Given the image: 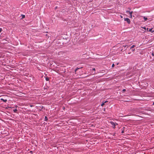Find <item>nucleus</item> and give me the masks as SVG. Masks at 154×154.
<instances>
[{
    "mask_svg": "<svg viewBox=\"0 0 154 154\" xmlns=\"http://www.w3.org/2000/svg\"><path fill=\"white\" fill-rule=\"evenodd\" d=\"M125 21H126L129 24L130 23L131 21L128 18H125L124 19Z\"/></svg>",
    "mask_w": 154,
    "mask_h": 154,
    "instance_id": "f257e3e1",
    "label": "nucleus"
},
{
    "mask_svg": "<svg viewBox=\"0 0 154 154\" xmlns=\"http://www.w3.org/2000/svg\"><path fill=\"white\" fill-rule=\"evenodd\" d=\"M110 123L113 126V128H115L116 125H117V124H116L112 122H111Z\"/></svg>",
    "mask_w": 154,
    "mask_h": 154,
    "instance_id": "f03ea898",
    "label": "nucleus"
},
{
    "mask_svg": "<svg viewBox=\"0 0 154 154\" xmlns=\"http://www.w3.org/2000/svg\"><path fill=\"white\" fill-rule=\"evenodd\" d=\"M133 13V12L132 11H131V12H129V14H130V16L129 17L130 18H132V14Z\"/></svg>",
    "mask_w": 154,
    "mask_h": 154,
    "instance_id": "7ed1b4c3",
    "label": "nucleus"
},
{
    "mask_svg": "<svg viewBox=\"0 0 154 154\" xmlns=\"http://www.w3.org/2000/svg\"><path fill=\"white\" fill-rule=\"evenodd\" d=\"M108 102V101H104V102H103V103H102L101 104V106H103L105 104V103Z\"/></svg>",
    "mask_w": 154,
    "mask_h": 154,
    "instance_id": "20e7f679",
    "label": "nucleus"
},
{
    "mask_svg": "<svg viewBox=\"0 0 154 154\" xmlns=\"http://www.w3.org/2000/svg\"><path fill=\"white\" fill-rule=\"evenodd\" d=\"M1 100L3 101V102H7V100H6V99H5H5H2V98H1Z\"/></svg>",
    "mask_w": 154,
    "mask_h": 154,
    "instance_id": "39448f33",
    "label": "nucleus"
},
{
    "mask_svg": "<svg viewBox=\"0 0 154 154\" xmlns=\"http://www.w3.org/2000/svg\"><path fill=\"white\" fill-rule=\"evenodd\" d=\"M80 68H75V73H76V71L79 69Z\"/></svg>",
    "mask_w": 154,
    "mask_h": 154,
    "instance_id": "423d86ee",
    "label": "nucleus"
},
{
    "mask_svg": "<svg viewBox=\"0 0 154 154\" xmlns=\"http://www.w3.org/2000/svg\"><path fill=\"white\" fill-rule=\"evenodd\" d=\"M48 120V117L46 116H45V121H47V120Z\"/></svg>",
    "mask_w": 154,
    "mask_h": 154,
    "instance_id": "0eeeda50",
    "label": "nucleus"
},
{
    "mask_svg": "<svg viewBox=\"0 0 154 154\" xmlns=\"http://www.w3.org/2000/svg\"><path fill=\"white\" fill-rule=\"evenodd\" d=\"M13 111L14 112H17V109H13Z\"/></svg>",
    "mask_w": 154,
    "mask_h": 154,
    "instance_id": "6e6552de",
    "label": "nucleus"
},
{
    "mask_svg": "<svg viewBox=\"0 0 154 154\" xmlns=\"http://www.w3.org/2000/svg\"><path fill=\"white\" fill-rule=\"evenodd\" d=\"M143 18L145 20V21H146L147 20V18L145 17H143Z\"/></svg>",
    "mask_w": 154,
    "mask_h": 154,
    "instance_id": "1a4fd4ad",
    "label": "nucleus"
},
{
    "mask_svg": "<svg viewBox=\"0 0 154 154\" xmlns=\"http://www.w3.org/2000/svg\"><path fill=\"white\" fill-rule=\"evenodd\" d=\"M21 16L22 17V18H21L22 19H23L25 17V15H24L22 14Z\"/></svg>",
    "mask_w": 154,
    "mask_h": 154,
    "instance_id": "9d476101",
    "label": "nucleus"
},
{
    "mask_svg": "<svg viewBox=\"0 0 154 154\" xmlns=\"http://www.w3.org/2000/svg\"><path fill=\"white\" fill-rule=\"evenodd\" d=\"M126 91V89H123L122 90V93H124Z\"/></svg>",
    "mask_w": 154,
    "mask_h": 154,
    "instance_id": "9b49d317",
    "label": "nucleus"
},
{
    "mask_svg": "<svg viewBox=\"0 0 154 154\" xmlns=\"http://www.w3.org/2000/svg\"><path fill=\"white\" fill-rule=\"evenodd\" d=\"M135 46L134 45H132L131 46L130 49H132V48H133Z\"/></svg>",
    "mask_w": 154,
    "mask_h": 154,
    "instance_id": "f8f14e48",
    "label": "nucleus"
},
{
    "mask_svg": "<svg viewBox=\"0 0 154 154\" xmlns=\"http://www.w3.org/2000/svg\"><path fill=\"white\" fill-rule=\"evenodd\" d=\"M114 66H115L114 64V63H113L112 64V67H113Z\"/></svg>",
    "mask_w": 154,
    "mask_h": 154,
    "instance_id": "ddd939ff",
    "label": "nucleus"
},
{
    "mask_svg": "<svg viewBox=\"0 0 154 154\" xmlns=\"http://www.w3.org/2000/svg\"><path fill=\"white\" fill-rule=\"evenodd\" d=\"M48 79H48V78H46V81H48Z\"/></svg>",
    "mask_w": 154,
    "mask_h": 154,
    "instance_id": "4468645a",
    "label": "nucleus"
},
{
    "mask_svg": "<svg viewBox=\"0 0 154 154\" xmlns=\"http://www.w3.org/2000/svg\"><path fill=\"white\" fill-rule=\"evenodd\" d=\"M124 133V130H122V133Z\"/></svg>",
    "mask_w": 154,
    "mask_h": 154,
    "instance_id": "2eb2a0df",
    "label": "nucleus"
},
{
    "mask_svg": "<svg viewBox=\"0 0 154 154\" xmlns=\"http://www.w3.org/2000/svg\"><path fill=\"white\" fill-rule=\"evenodd\" d=\"M30 107H33V105H30Z\"/></svg>",
    "mask_w": 154,
    "mask_h": 154,
    "instance_id": "dca6fc26",
    "label": "nucleus"
},
{
    "mask_svg": "<svg viewBox=\"0 0 154 154\" xmlns=\"http://www.w3.org/2000/svg\"><path fill=\"white\" fill-rule=\"evenodd\" d=\"M129 12H130V11H126V13H129Z\"/></svg>",
    "mask_w": 154,
    "mask_h": 154,
    "instance_id": "f3484780",
    "label": "nucleus"
},
{
    "mask_svg": "<svg viewBox=\"0 0 154 154\" xmlns=\"http://www.w3.org/2000/svg\"><path fill=\"white\" fill-rule=\"evenodd\" d=\"M152 30V29H150L149 30V31L151 32Z\"/></svg>",
    "mask_w": 154,
    "mask_h": 154,
    "instance_id": "a211bd4d",
    "label": "nucleus"
},
{
    "mask_svg": "<svg viewBox=\"0 0 154 154\" xmlns=\"http://www.w3.org/2000/svg\"><path fill=\"white\" fill-rule=\"evenodd\" d=\"M152 55L153 56H154V54L152 53Z\"/></svg>",
    "mask_w": 154,
    "mask_h": 154,
    "instance_id": "6ab92c4d",
    "label": "nucleus"
},
{
    "mask_svg": "<svg viewBox=\"0 0 154 154\" xmlns=\"http://www.w3.org/2000/svg\"><path fill=\"white\" fill-rule=\"evenodd\" d=\"M93 70H95V68H93Z\"/></svg>",
    "mask_w": 154,
    "mask_h": 154,
    "instance_id": "aec40b11",
    "label": "nucleus"
},
{
    "mask_svg": "<svg viewBox=\"0 0 154 154\" xmlns=\"http://www.w3.org/2000/svg\"><path fill=\"white\" fill-rule=\"evenodd\" d=\"M134 50H135V49H132V51H134Z\"/></svg>",
    "mask_w": 154,
    "mask_h": 154,
    "instance_id": "412c9836",
    "label": "nucleus"
},
{
    "mask_svg": "<svg viewBox=\"0 0 154 154\" xmlns=\"http://www.w3.org/2000/svg\"><path fill=\"white\" fill-rule=\"evenodd\" d=\"M47 34H46V36H47V37H46L47 38H48V36H47Z\"/></svg>",
    "mask_w": 154,
    "mask_h": 154,
    "instance_id": "4be33fe9",
    "label": "nucleus"
},
{
    "mask_svg": "<svg viewBox=\"0 0 154 154\" xmlns=\"http://www.w3.org/2000/svg\"><path fill=\"white\" fill-rule=\"evenodd\" d=\"M152 105H154V102L153 103V104H152Z\"/></svg>",
    "mask_w": 154,
    "mask_h": 154,
    "instance_id": "5701e85b",
    "label": "nucleus"
}]
</instances>
